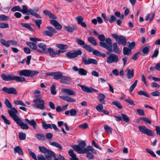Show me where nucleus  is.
<instances>
[{
  "instance_id": "26",
  "label": "nucleus",
  "mask_w": 160,
  "mask_h": 160,
  "mask_svg": "<svg viewBox=\"0 0 160 160\" xmlns=\"http://www.w3.org/2000/svg\"><path fill=\"white\" fill-rule=\"evenodd\" d=\"M126 70L127 72L126 75L128 78V79L132 78L134 76V70L127 68Z\"/></svg>"
},
{
  "instance_id": "19",
  "label": "nucleus",
  "mask_w": 160,
  "mask_h": 160,
  "mask_svg": "<svg viewBox=\"0 0 160 160\" xmlns=\"http://www.w3.org/2000/svg\"><path fill=\"white\" fill-rule=\"evenodd\" d=\"M25 121L26 122H27L29 125L32 126L34 129H36L37 123L34 119H32L30 120L28 118H25Z\"/></svg>"
},
{
  "instance_id": "62",
  "label": "nucleus",
  "mask_w": 160,
  "mask_h": 160,
  "mask_svg": "<svg viewBox=\"0 0 160 160\" xmlns=\"http://www.w3.org/2000/svg\"><path fill=\"white\" fill-rule=\"evenodd\" d=\"M98 38L101 41L100 42H103L105 40V37L103 34L99 35Z\"/></svg>"
},
{
  "instance_id": "60",
  "label": "nucleus",
  "mask_w": 160,
  "mask_h": 160,
  "mask_svg": "<svg viewBox=\"0 0 160 160\" xmlns=\"http://www.w3.org/2000/svg\"><path fill=\"white\" fill-rule=\"evenodd\" d=\"M47 29L50 32H52L53 33H57V30L51 27H47Z\"/></svg>"
},
{
  "instance_id": "55",
  "label": "nucleus",
  "mask_w": 160,
  "mask_h": 160,
  "mask_svg": "<svg viewBox=\"0 0 160 160\" xmlns=\"http://www.w3.org/2000/svg\"><path fill=\"white\" fill-rule=\"evenodd\" d=\"M76 19L78 24H80L84 20L83 18L81 16H79L77 17L76 18Z\"/></svg>"
},
{
  "instance_id": "12",
  "label": "nucleus",
  "mask_w": 160,
  "mask_h": 160,
  "mask_svg": "<svg viewBox=\"0 0 160 160\" xmlns=\"http://www.w3.org/2000/svg\"><path fill=\"white\" fill-rule=\"evenodd\" d=\"M84 92L88 93H91L93 92H98V91L92 88H88L83 85H79Z\"/></svg>"
},
{
  "instance_id": "7",
  "label": "nucleus",
  "mask_w": 160,
  "mask_h": 160,
  "mask_svg": "<svg viewBox=\"0 0 160 160\" xmlns=\"http://www.w3.org/2000/svg\"><path fill=\"white\" fill-rule=\"evenodd\" d=\"M138 129L141 132L144 134L151 136L154 135V132L152 130L148 129L145 126H139Z\"/></svg>"
},
{
  "instance_id": "51",
  "label": "nucleus",
  "mask_w": 160,
  "mask_h": 160,
  "mask_svg": "<svg viewBox=\"0 0 160 160\" xmlns=\"http://www.w3.org/2000/svg\"><path fill=\"white\" fill-rule=\"evenodd\" d=\"M121 115L122 117V119L126 122H128L129 121V119L128 117L126 115L122 113H121Z\"/></svg>"
},
{
  "instance_id": "1",
  "label": "nucleus",
  "mask_w": 160,
  "mask_h": 160,
  "mask_svg": "<svg viewBox=\"0 0 160 160\" xmlns=\"http://www.w3.org/2000/svg\"><path fill=\"white\" fill-rule=\"evenodd\" d=\"M11 109V110H8V111L10 116L22 129H28L29 127L28 125L26 123H24L19 117L17 115L18 114V112L16 108L13 107Z\"/></svg>"
},
{
  "instance_id": "22",
  "label": "nucleus",
  "mask_w": 160,
  "mask_h": 160,
  "mask_svg": "<svg viewBox=\"0 0 160 160\" xmlns=\"http://www.w3.org/2000/svg\"><path fill=\"white\" fill-rule=\"evenodd\" d=\"M50 22L52 25L54 26L55 28L57 29L60 30L62 28V26L59 22L54 20H51Z\"/></svg>"
},
{
  "instance_id": "33",
  "label": "nucleus",
  "mask_w": 160,
  "mask_h": 160,
  "mask_svg": "<svg viewBox=\"0 0 160 160\" xmlns=\"http://www.w3.org/2000/svg\"><path fill=\"white\" fill-rule=\"evenodd\" d=\"M65 28L66 31L70 33L72 32L73 30H77L78 29V28L76 26H73V28L71 27L65 26Z\"/></svg>"
},
{
  "instance_id": "41",
  "label": "nucleus",
  "mask_w": 160,
  "mask_h": 160,
  "mask_svg": "<svg viewBox=\"0 0 160 160\" xmlns=\"http://www.w3.org/2000/svg\"><path fill=\"white\" fill-rule=\"evenodd\" d=\"M51 93L52 95H55L57 92L56 91L55 85L54 83H52L50 88Z\"/></svg>"
},
{
  "instance_id": "31",
  "label": "nucleus",
  "mask_w": 160,
  "mask_h": 160,
  "mask_svg": "<svg viewBox=\"0 0 160 160\" xmlns=\"http://www.w3.org/2000/svg\"><path fill=\"white\" fill-rule=\"evenodd\" d=\"M131 50L126 47L123 48V53L124 55L129 56L131 54Z\"/></svg>"
},
{
  "instance_id": "58",
  "label": "nucleus",
  "mask_w": 160,
  "mask_h": 160,
  "mask_svg": "<svg viewBox=\"0 0 160 160\" xmlns=\"http://www.w3.org/2000/svg\"><path fill=\"white\" fill-rule=\"evenodd\" d=\"M9 28V25L6 23H0V28Z\"/></svg>"
},
{
  "instance_id": "29",
  "label": "nucleus",
  "mask_w": 160,
  "mask_h": 160,
  "mask_svg": "<svg viewBox=\"0 0 160 160\" xmlns=\"http://www.w3.org/2000/svg\"><path fill=\"white\" fill-rule=\"evenodd\" d=\"M15 153H18L20 155H23V152L20 147L19 146H17L14 149Z\"/></svg>"
},
{
  "instance_id": "24",
  "label": "nucleus",
  "mask_w": 160,
  "mask_h": 160,
  "mask_svg": "<svg viewBox=\"0 0 160 160\" xmlns=\"http://www.w3.org/2000/svg\"><path fill=\"white\" fill-rule=\"evenodd\" d=\"M62 91L69 96H74L75 95V93L74 91L70 89L62 88Z\"/></svg>"
},
{
  "instance_id": "48",
  "label": "nucleus",
  "mask_w": 160,
  "mask_h": 160,
  "mask_svg": "<svg viewBox=\"0 0 160 160\" xmlns=\"http://www.w3.org/2000/svg\"><path fill=\"white\" fill-rule=\"evenodd\" d=\"M42 33L46 36L51 37L54 35L53 33L50 32L48 30H45L42 32Z\"/></svg>"
},
{
  "instance_id": "8",
  "label": "nucleus",
  "mask_w": 160,
  "mask_h": 160,
  "mask_svg": "<svg viewBox=\"0 0 160 160\" xmlns=\"http://www.w3.org/2000/svg\"><path fill=\"white\" fill-rule=\"evenodd\" d=\"M33 102L37 104V105H34L35 108H38L41 110H43L45 109V102L43 99H34Z\"/></svg>"
},
{
  "instance_id": "53",
  "label": "nucleus",
  "mask_w": 160,
  "mask_h": 160,
  "mask_svg": "<svg viewBox=\"0 0 160 160\" xmlns=\"http://www.w3.org/2000/svg\"><path fill=\"white\" fill-rule=\"evenodd\" d=\"M138 82V81L137 80H135L134 83L130 86L129 88V91L130 92H132L133 90L134 89L137 85Z\"/></svg>"
},
{
  "instance_id": "32",
  "label": "nucleus",
  "mask_w": 160,
  "mask_h": 160,
  "mask_svg": "<svg viewBox=\"0 0 160 160\" xmlns=\"http://www.w3.org/2000/svg\"><path fill=\"white\" fill-rule=\"evenodd\" d=\"M88 41L92 45L95 46H97L98 44L96 40L92 36L89 37L88 39Z\"/></svg>"
},
{
  "instance_id": "39",
  "label": "nucleus",
  "mask_w": 160,
  "mask_h": 160,
  "mask_svg": "<svg viewBox=\"0 0 160 160\" xmlns=\"http://www.w3.org/2000/svg\"><path fill=\"white\" fill-rule=\"evenodd\" d=\"M71 147L74 150L77 152L79 153H81V151L82 150L78 145H73Z\"/></svg>"
},
{
  "instance_id": "20",
  "label": "nucleus",
  "mask_w": 160,
  "mask_h": 160,
  "mask_svg": "<svg viewBox=\"0 0 160 160\" xmlns=\"http://www.w3.org/2000/svg\"><path fill=\"white\" fill-rule=\"evenodd\" d=\"M59 97L61 99L69 102H75L76 101L75 99L68 96H60Z\"/></svg>"
},
{
  "instance_id": "27",
  "label": "nucleus",
  "mask_w": 160,
  "mask_h": 160,
  "mask_svg": "<svg viewBox=\"0 0 160 160\" xmlns=\"http://www.w3.org/2000/svg\"><path fill=\"white\" fill-rule=\"evenodd\" d=\"M99 45L101 47L104 48L108 50L107 52V54H109L110 53V48L105 42H100Z\"/></svg>"
},
{
  "instance_id": "30",
  "label": "nucleus",
  "mask_w": 160,
  "mask_h": 160,
  "mask_svg": "<svg viewBox=\"0 0 160 160\" xmlns=\"http://www.w3.org/2000/svg\"><path fill=\"white\" fill-rule=\"evenodd\" d=\"M118 60V57L115 54L111 53V63L117 62Z\"/></svg>"
},
{
  "instance_id": "28",
  "label": "nucleus",
  "mask_w": 160,
  "mask_h": 160,
  "mask_svg": "<svg viewBox=\"0 0 160 160\" xmlns=\"http://www.w3.org/2000/svg\"><path fill=\"white\" fill-rule=\"evenodd\" d=\"M27 45L29 46L33 50H37V46L36 43H32L29 42H26Z\"/></svg>"
},
{
  "instance_id": "34",
  "label": "nucleus",
  "mask_w": 160,
  "mask_h": 160,
  "mask_svg": "<svg viewBox=\"0 0 160 160\" xmlns=\"http://www.w3.org/2000/svg\"><path fill=\"white\" fill-rule=\"evenodd\" d=\"M50 144L51 145L58 148L60 150H62L63 149L62 146L58 142H52Z\"/></svg>"
},
{
  "instance_id": "40",
  "label": "nucleus",
  "mask_w": 160,
  "mask_h": 160,
  "mask_svg": "<svg viewBox=\"0 0 160 160\" xmlns=\"http://www.w3.org/2000/svg\"><path fill=\"white\" fill-rule=\"evenodd\" d=\"M1 43L3 46H6L7 47H9V40L7 41H5V40L2 39L0 40Z\"/></svg>"
},
{
  "instance_id": "64",
  "label": "nucleus",
  "mask_w": 160,
  "mask_h": 160,
  "mask_svg": "<svg viewBox=\"0 0 160 160\" xmlns=\"http://www.w3.org/2000/svg\"><path fill=\"white\" fill-rule=\"evenodd\" d=\"M9 18L4 15H0V19L3 21H8L9 20Z\"/></svg>"
},
{
  "instance_id": "46",
  "label": "nucleus",
  "mask_w": 160,
  "mask_h": 160,
  "mask_svg": "<svg viewBox=\"0 0 160 160\" xmlns=\"http://www.w3.org/2000/svg\"><path fill=\"white\" fill-rule=\"evenodd\" d=\"M150 46H148L144 47L142 50V52L146 55H148L149 53Z\"/></svg>"
},
{
  "instance_id": "37",
  "label": "nucleus",
  "mask_w": 160,
  "mask_h": 160,
  "mask_svg": "<svg viewBox=\"0 0 160 160\" xmlns=\"http://www.w3.org/2000/svg\"><path fill=\"white\" fill-rule=\"evenodd\" d=\"M42 125L43 128L45 129H47L48 128L52 129L51 127V124H47L45 121H43L42 123Z\"/></svg>"
},
{
  "instance_id": "23",
  "label": "nucleus",
  "mask_w": 160,
  "mask_h": 160,
  "mask_svg": "<svg viewBox=\"0 0 160 160\" xmlns=\"http://www.w3.org/2000/svg\"><path fill=\"white\" fill-rule=\"evenodd\" d=\"M46 53H49V55L52 57H54L56 55H59V54L57 53V51L55 52L54 49L51 48H48Z\"/></svg>"
},
{
  "instance_id": "54",
  "label": "nucleus",
  "mask_w": 160,
  "mask_h": 160,
  "mask_svg": "<svg viewBox=\"0 0 160 160\" xmlns=\"http://www.w3.org/2000/svg\"><path fill=\"white\" fill-rule=\"evenodd\" d=\"M35 22V23L37 26L38 29L41 28V25L42 23V20L41 19H39L38 20H34Z\"/></svg>"
},
{
  "instance_id": "50",
  "label": "nucleus",
  "mask_w": 160,
  "mask_h": 160,
  "mask_svg": "<svg viewBox=\"0 0 160 160\" xmlns=\"http://www.w3.org/2000/svg\"><path fill=\"white\" fill-rule=\"evenodd\" d=\"M19 137L20 140H25L26 137V134L25 133L22 132H20L19 134Z\"/></svg>"
},
{
  "instance_id": "57",
  "label": "nucleus",
  "mask_w": 160,
  "mask_h": 160,
  "mask_svg": "<svg viewBox=\"0 0 160 160\" xmlns=\"http://www.w3.org/2000/svg\"><path fill=\"white\" fill-rule=\"evenodd\" d=\"M12 12H14L17 11L21 12V8L19 6H16L13 7L11 10Z\"/></svg>"
},
{
  "instance_id": "16",
  "label": "nucleus",
  "mask_w": 160,
  "mask_h": 160,
  "mask_svg": "<svg viewBox=\"0 0 160 160\" xmlns=\"http://www.w3.org/2000/svg\"><path fill=\"white\" fill-rule=\"evenodd\" d=\"M117 42L119 45L122 44L123 46H125L126 45V39L125 37L123 36H120Z\"/></svg>"
},
{
  "instance_id": "13",
  "label": "nucleus",
  "mask_w": 160,
  "mask_h": 160,
  "mask_svg": "<svg viewBox=\"0 0 160 160\" xmlns=\"http://www.w3.org/2000/svg\"><path fill=\"white\" fill-rule=\"evenodd\" d=\"M38 47L41 49H38L37 51L41 53H47V50H46L47 46L46 45L43 43H39L38 45Z\"/></svg>"
},
{
  "instance_id": "56",
  "label": "nucleus",
  "mask_w": 160,
  "mask_h": 160,
  "mask_svg": "<svg viewBox=\"0 0 160 160\" xmlns=\"http://www.w3.org/2000/svg\"><path fill=\"white\" fill-rule=\"evenodd\" d=\"M140 119L149 124H151L152 123L151 121L146 117H141L140 118Z\"/></svg>"
},
{
  "instance_id": "36",
  "label": "nucleus",
  "mask_w": 160,
  "mask_h": 160,
  "mask_svg": "<svg viewBox=\"0 0 160 160\" xmlns=\"http://www.w3.org/2000/svg\"><path fill=\"white\" fill-rule=\"evenodd\" d=\"M62 73L59 72H55V75L53 78L56 80L61 79L62 76Z\"/></svg>"
},
{
  "instance_id": "18",
  "label": "nucleus",
  "mask_w": 160,
  "mask_h": 160,
  "mask_svg": "<svg viewBox=\"0 0 160 160\" xmlns=\"http://www.w3.org/2000/svg\"><path fill=\"white\" fill-rule=\"evenodd\" d=\"M75 41L78 45L80 46H83V47L84 48L86 51L88 48L89 47H90V46L88 45L85 44L84 41L81 39L76 38Z\"/></svg>"
},
{
  "instance_id": "9",
  "label": "nucleus",
  "mask_w": 160,
  "mask_h": 160,
  "mask_svg": "<svg viewBox=\"0 0 160 160\" xmlns=\"http://www.w3.org/2000/svg\"><path fill=\"white\" fill-rule=\"evenodd\" d=\"M1 90L8 94L16 95L18 93L16 89L13 87L8 88L4 87L2 88Z\"/></svg>"
},
{
  "instance_id": "14",
  "label": "nucleus",
  "mask_w": 160,
  "mask_h": 160,
  "mask_svg": "<svg viewBox=\"0 0 160 160\" xmlns=\"http://www.w3.org/2000/svg\"><path fill=\"white\" fill-rule=\"evenodd\" d=\"M72 69L74 71H78V74L81 75L85 76L87 73V71L83 68H80L78 69L76 66H74Z\"/></svg>"
},
{
  "instance_id": "2",
  "label": "nucleus",
  "mask_w": 160,
  "mask_h": 160,
  "mask_svg": "<svg viewBox=\"0 0 160 160\" xmlns=\"http://www.w3.org/2000/svg\"><path fill=\"white\" fill-rule=\"evenodd\" d=\"M2 80L5 81H11L15 80L18 82H24L26 79L24 77H20L17 76H13L11 74H5L4 73L1 74Z\"/></svg>"
},
{
  "instance_id": "45",
  "label": "nucleus",
  "mask_w": 160,
  "mask_h": 160,
  "mask_svg": "<svg viewBox=\"0 0 160 160\" xmlns=\"http://www.w3.org/2000/svg\"><path fill=\"white\" fill-rule=\"evenodd\" d=\"M99 97V101L100 102L103 104H105L104 99L105 98V95L102 93L98 95Z\"/></svg>"
},
{
  "instance_id": "59",
  "label": "nucleus",
  "mask_w": 160,
  "mask_h": 160,
  "mask_svg": "<svg viewBox=\"0 0 160 160\" xmlns=\"http://www.w3.org/2000/svg\"><path fill=\"white\" fill-rule=\"evenodd\" d=\"M78 145L81 150H82L86 146V143L85 142L83 141L79 143Z\"/></svg>"
},
{
  "instance_id": "11",
  "label": "nucleus",
  "mask_w": 160,
  "mask_h": 160,
  "mask_svg": "<svg viewBox=\"0 0 160 160\" xmlns=\"http://www.w3.org/2000/svg\"><path fill=\"white\" fill-rule=\"evenodd\" d=\"M84 92L88 93H91L93 92H98V91L92 88H88L83 85H79Z\"/></svg>"
},
{
  "instance_id": "17",
  "label": "nucleus",
  "mask_w": 160,
  "mask_h": 160,
  "mask_svg": "<svg viewBox=\"0 0 160 160\" xmlns=\"http://www.w3.org/2000/svg\"><path fill=\"white\" fill-rule=\"evenodd\" d=\"M45 157L42 155H39L38 156V160H52V156L49 155L48 154H46L45 155Z\"/></svg>"
},
{
  "instance_id": "49",
  "label": "nucleus",
  "mask_w": 160,
  "mask_h": 160,
  "mask_svg": "<svg viewBox=\"0 0 160 160\" xmlns=\"http://www.w3.org/2000/svg\"><path fill=\"white\" fill-rule=\"evenodd\" d=\"M5 104L6 106L8 108H11L12 107V105L8 98H6L5 101Z\"/></svg>"
},
{
  "instance_id": "6",
  "label": "nucleus",
  "mask_w": 160,
  "mask_h": 160,
  "mask_svg": "<svg viewBox=\"0 0 160 160\" xmlns=\"http://www.w3.org/2000/svg\"><path fill=\"white\" fill-rule=\"evenodd\" d=\"M82 53V51L78 49L74 50L73 52L71 51H68L66 53L65 55L69 58H74L78 57V56L81 55Z\"/></svg>"
},
{
  "instance_id": "38",
  "label": "nucleus",
  "mask_w": 160,
  "mask_h": 160,
  "mask_svg": "<svg viewBox=\"0 0 160 160\" xmlns=\"http://www.w3.org/2000/svg\"><path fill=\"white\" fill-rule=\"evenodd\" d=\"M20 24L24 27L28 29L31 31L32 32L34 31L33 29L32 28L30 25L28 23H21Z\"/></svg>"
},
{
  "instance_id": "63",
  "label": "nucleus",
  "mask_w": 160,
  "mask_h": 160,
  "mask_svg": "<svg viewBox=\"0 0 160 160\" xmlns=\"http://www.w3.org/2000/svg\"><path fill=\"white\" fill-rule=\"evenodd\" d=\"M37 138L41 140L44 141L45 140V136L44 135L41 134H38L37 135Z\"/></svg>"
},
{
  "instance_id": "15",
  "label": "nucleus",
  "mask_w": 160,
  "mask_h": 160,
  "mask_svg": "<svg viewBox=\"0 0 160 160\" xmlns=\"http://www.w3.org/2000/svg\"><path fill=\"white\" fill-rule=\"evenodd\" d=\"M87 51L89 52H92L93 55L96 56L98 57L101 56V53L100 52L97 50H94L93 48L90 46L87 49Z\"/></svg>"
},
{
  "instance_id": "47",
  "label": "nucleus",
  "mask_w": 160,
  "mask_h": 160,
  "mask_svg": "<svg viewBox=\"0 0 160 160\" xmlns=\"http://www.w3.org/2000/svg\"><path fill=\"white\" fill-rule=\"evenodd\" d=\"M138 94L139 95H143L147 97H150L149 95L146 92L143 90L139 91L138 92Z\"/></svg>"
},
{
  "instance_id": "3",
  "label": "nucleus",
  "mask_w": 160,
  "mask_h": 160,
  "mask_svg": "<svg viewBox=\"0 0 160 160\" xmlns=\"http://www.w3.org/2000/svg\"><path fill=\"white\" fill-rule=\"evenodd\" d=\"M39 72L35 71H31L29 70L24 69L20 71L19 72V75L25 77H33L34 75L39 73Z\"/></svg>"
},
{
  "instance_id": "35",
  "label": "nucleus",
  "mask_w": 160,
  "mask_h": 160,
  "mask_svg": "<svg viewBox=\"0 0 160 160\" xmlns=\"http://www.w3.org/2000/svg\"><path fill=\"white\" fill-rule=\"evenodd\" d=\"M112 47L113 48V51L116 53H119V50L118 47V45L116 42L113 43L112 45Z\"/></svg>"
},
{
  "instance_id": "4",
  "label": "nucleus",
  "mask_w": 160,
  "mask_h": 160,
  "mask_svg": "<svg viewBox=\"0 0 160 160\" xmlns=\"http://www.w3.org/2000/svg\"><path fill=\"white\" fill-rule=\"evenodd\" d=\"M38 148L40 152L43 153H47L54 158V160H59L56 157L55 153L50 150L47 149L44 146H39Z\"/></svg>"
},
{
  "instance_id": "44",
  "label": "nucleus",
  "mask_w": 160,
  "mask_h": 160,
  "mask_svg": "<svg viewBox=\"0 0 160 160\" xmlns=\"http://www.w3.org/2000/svg\"><path fill=\"white\" fill-rule=\"evenodd\" d=\"M112 103L119 109H122V107L121 106V103L117 101L112 102Z\"/></svg>"
},
{
  "instance_id": "25",
  "label": "nucleus",
  "mask_w": 160,
  "mask_h": 160,
  "mask_svg": "<svg viewBox=\"0 0 160 160\" xmlns=\"http://www.w3.org/2000/svg\"><path fill=\"white\" fill-rule=\"evenodd\" d=\"M77 113V111L76 110L73 108L71 109L70 111L69 110H67L65 112V114L67 116L69 115L70 114V115L72 116H75L76 115Z\"/></svg>"
},
{
  "instance_id": "21",
  "label": "nucleus",
  "mask_w": 160,
  "mask_h": 160,
  "mask_svg": "<svg viewBox=\"0 0 160 160\" xmlns=\"http://www.w3.org/2000/svg\"><path fill=\"white\" fill-rule=\"evenodd\" d=\"M68 154L71 157L70 158V160H79L78 158L77 157L76 155L74 153L72 149H70L68 151Z\"/></svg>"
},
{
  "instance_id": "61",
  "label": "nucleus",
  "mask_w": 160,
  "mask_h": 160,
  "mask_svg": "<svg viewBox=\"0 0 160 160\" xmlns=\"http://www.w3.org/2000/svg\"><path fill=\"white\" fill-rule=\"evenodd\" d=\"M30 40L33 42L32 43H37V42L38 41H41V40L40 38H37L36 37H34L33 38L31 37L30 38Z\"/></svg>"
},
{
  "instance_id": "10",
  "label": "nucleus",
  "mask_w": 160,
  "mask_h": 160,
  "mask_svg": "<svg viewBox=\"0 0 160 160\" xmlns=\"http://www.w3.org/2000/svg\"><path fill=\"white\" fill-rule=\"evenodd\" d=\"M56 46L59 49L57 51V53L59 54L61 53H64L66 52L65 50L68 47V46L67 45L62 44H58L56 45Z\"/></svg>"
},
{
  "instance_id": "52",
  "label": "nucleus",
  "mask_w": 160,
  "mask_h": 160,
  "mask_svg": "<svg viewBox=\"0 0 160 160\" xmlns=\"http://www.w3.org/2000/svg\"><path fill=\"white\" fill-rule=\"evenodd\" d=\"M1 117L5 123L8 125H10L11 124L10 121L4 115H2Z\"/></svg>"
},
{
  "instance_id": "42",
  "label": "nucleus",
  "mask_w": 160,
  "mask_h": 160,
  "mask_svg": "<svg viewBox=\"0 0 160 160\" xmlns=\"http://www.w3.org/2000/svg\"><path fill=\"white\" fill-rule=\"evenodd\" d=\"M22 9L21 8V12H22L23 14H27L28 15H29V13H28V10L27 6L25 5H23L22 6Z\"/></svg>"
},
{
  "instance_id": "43",
  "label": "nucleus",
  "mask_w": 160,
  "mask_h": 160,
  "mask_svg": "<svg viewBox=\"0 0 160 160\" xmlns=\"http://www.w3.org/2000/svg\"><path fill=\"white\" fill-rule=\"evenodd\" d=\"M28 151L29 154L30 156L32 157V158L34 159V160H38V159H37L36 156V155L35 153L32 152L30 149H28Z\"/></svg>"
},
{
  "instance_id": "5",
  "label": "nucleus",
  "mask_w": 160,
  "mask_h": 160,
  "mask_svg": "<svg viewBox=\"0 0 160 160\" xmlns=\"http://www.w3.org/2000/svg\"><path fill=\"white\" fill-rule=\"evenodd\" d=\"M82 62L85 65L91 64H97L98 63V61L96 60L90 58H87V56L85 54L83 55L82 56Z\"/></svg>"
}]
</instances>
